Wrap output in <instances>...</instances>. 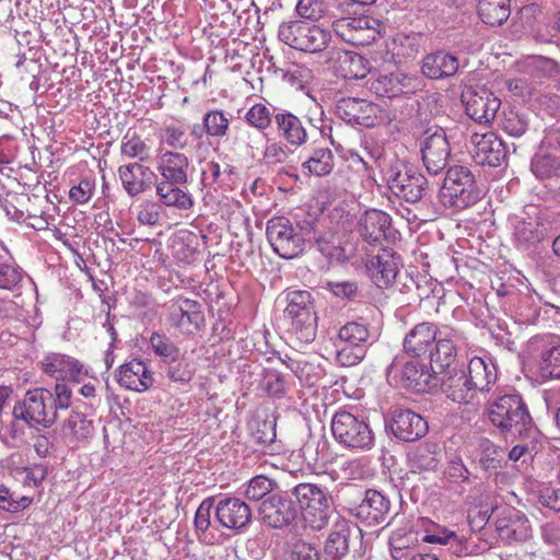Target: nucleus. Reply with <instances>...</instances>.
<instances>
[{
  "label": "nucleus",
  "instance_id": "1",
  "mask_svg": "<svg viewBox=\"0 0 560 560\" xmlns=\"http://www.w3.org/2000/svg\"><path fill=\"white\" fill-rule=\"evenodd\" d=\"M465 340L459 329L422 322L407 332L402 346L411 358L428 359L433 373H442L455 362L458 348Z\"/></svg>",
  "mask_w": 560,
  "mask_h": 560
},
{
  "label": "nucleus",
  "instance_id": "2",
  "mask_svg": "<svg viewBox=\"0 0 560 560\" xmlns=\"http://www.w3.org/2000/svg\"><path fill=\"white\" fill-rule=\"evenodd\" d=\"M72 390L65 383H57L55 392L37 387L25 393L24 398L12 410L14 420H21L28 427L50 428L58 419L59 410L71 406Z\"/></svg>",
  "mask_w": 560,
  "mask_h": 560
},
{
  "label": "nucleus",
  "instance_id": "3",
  "mask_svg": "<svg viewBox=\"0 0 560 560\" xmlns=\"http://www.w3.org/2000/svg\"><path fill=\"white\" fill-rule=\"evenodd\" d=\"M190 168L188 156L182 152L165 151L159 156L156 170L162 180L155 184V191L162 205L183 211L194 207V198L186 189Z\"/></svg>",
  "mask_w": 560,
  "mask_h": 560
},
{
  "label": "nucleus",
  "instance_id": "4",
  "mask_svg": "<svg viewBox=\"0 0 560 560\" xmlns=\"http://www.w3.org/2000/svg\"><path fill=\"white\" fill-rule=\"evenodd\" d=\"M337 498L342 499L349 514L366 526L390 523V500L383 492L368 489L362 492L353 485H347L338 491Z\"/></svg>",
  "mask_w": 560,
  "mask_h": 560
},
{
  "label": "nucleus",
  "instance_id": "5",
  "mask_svg": "<svg viewBox=\"0 0 560 560\" xmlns=\"http://www.w3.org/2000/svg\"><path fill=\"white\" fill-rule=\"evenodd\" d=\"M488 418L503 433L529 438L536 430L527 405L517 393L501 395L489 402Z\"/></svg>",
  "mask_w": 560,
  "mask_h": 560
},
{
  "label": "nucleus",
  "instance_id": "6",
  "mask_svg": "<svg viewBox=\"0 0 560 560\" xmlns=\"http://www.w3.org/2000/svg\"><path fill=\"white\" fill-rule=\"evenodd\" d=\"M292 494L306 526L322 530L328 525L335 502L326 487L301 482L292 488Z\"/></svg>",
  "mask_w": 560,
  "mask_h": 560
},
{
  "label": "nucleus",
  "instance_id": "7",
  "mask_svg": "<svg viewBox=\"0 0 560 560\" xmlns=\"http://www.w3.org/2000/svg\"><path fill=\"white\" fill-rule=\"evenodd\" d=\"M440 200L448 209L459 211L474 206L481 198V190L469 167L451 166L440 189Z\"/></svg>",
  "mask_w": 560,
  "mask_h": 560
},
{
  "label": "nucleus",
  "instance_id": "8",
  "mask_svg": "<svg viewBox=\"0 0 560 560\" xmlns=\"http://www.w3.org/2000/svg\"><path fill=\"white\" fill-rule=\"evenodd\" d=\"M284 317L291 320V331L302 343H311L317 331V316L312 293L307 290L284 292Z\"/></svg>",
  "mask_w": 560,
  "mask_h": 560
},
{
  "label": "nucleus",
  "instance_id": "9",
  "mask_svg": "<svg viewBox=\"0 0 560 560\" xmlns=\"http://www.w3.org/2000/svg\"><path fill=\"white\" fill-rule=\"evenodd\" d=\"M330 428L335 440L346 448L364 452L374 445V432L363 415L337 411Z\"/></svg>",
  "mask_w": 560,
  "mask_h": 560
},
{
  "label": "nucleus",
  "instance_id": "10",
  "mask_svg": "<svg viewBox=\"0 0 560 560\" xmlns=\"http://www.w3.org/2000/svg\"><path fill=\"white\" fill-rule=\"evenodd\" d=\"M278 37L296 50L314 54L327 47L331 35L323 25L307 21H292L279 26Z\"/></svg>",
  "mask_w": 560,
  "mask_h": 560
},
{
  "label": "nucleus",
  "instance_id": "11",
  "mask_svg": "<svg viewBox=\"0 0 560 560\" xmlns=\"http://www.w3.org/2000/svg\"><path fill=\"white\" fill-rule=\"evenodd\" d=\"M432 374L434 373L430 363L408 360L402 355H396L386 368V378L389 384L418 393L430 388Z\"/></svg>",
  "mask_w": 560,
  "mask_h": 560
},
{
  "label": "nucleus",
  "instance_id": "12",
  "mask_svg": "<svg viewBox=\"0 0 560 560\" xmlns=\"http://www.w3.org/2000/svg\"><path fill=\"white\" fill-rule=\"evenodd\" d=\"M337 338L343 343L336 354L337 362L342 366L359 364L366 355V345L375 341L369 326L359 322L346 323L340 327Z\"/></svg>",
  "mask_w": 560,
  "mask_h": 560
},
{
  "label": "nucleus",
  "instance_id": "13",
  "mask_svg": "<svg viewBox=\"0 0 560 560\" xmlns=\"http://www.w3.org/2000/svg\"><path fill=\"white\" fill-rule=\"evenodd\" d=\"M258 516L261 523L273 529H283L295 524L300 510L298 509L292 489L279 490L268 497L258 506Z\"/></svg>",
  "mask_w": 560,
  "mask_h": 560
},
{
  "label": "nucleus",
  "instance_id": "14",
  "mask_svg": "<svg viewBox=\"0 0 560 560\" xmlns=\"http://www.w3.org/2000/svg\"><path fill=\"white\" fill-rule=\"evenodd\" d=\"M389 189L407 202H425L428 179L418 171L401 164L390 166L386 171Z\"/></svg>",
  "mask_w": 560,
  "mask_h": 560
},
{
  "label": "nucleus",
  "instance_id": "15",
  "mask_svg": "<svg viewBox=\"0 0 560 560\" xmlns=\"http://www.w3.org/2000/svg\"><path fill=\"white\" fill-rule=\"evenodd\" d=\"M422 163L431 175H439L446 168L451 156V144L442 127L427 128L420 138Z\"/></svg>",
  "mask_w": 560,
  "mask_h": 560
},
{
  "label": "nucleus",
  "instance_id": "16",
  "mask_svg": "<svg viewBox=\"0 0 560 560\" xmlns=\"http://www.w3.org/2000/svg\"><path fill=\"white\" fill-rule=\"evenodd\" d=\"M266 234L273 252L281 258L293 259L304 252V236L284 217L270 219Z\"/></svg>",
  "mask_w": 560,
  "mask_h": 560
},
{
  "label": "nucleus",
  "instance_id": "17",
  "mask_svg": "<svg viewBox=\"0 0 560 560\" xmlns=\"http://www.w3.org/2000/svg\"><path fill=\"white\" fill-rule=\"evenodd\" d=\"M337 116L349 125L375 127L386 119V113L377 104L364 98L341 97L336 104Z\"/></svg>",
  "mask_w": 560,
  "mask_h": 560
},
{
  "label": "nucleus",
  "instance_id": "18",
  "mask_svg": "<svg viewBox=\"0 0 560 560\" xmlns=\"http://www.w3.org/2000/svg\"><path fill=\"white\" fill-rule=\"evenodd\" d=\"M466 115L481 126H490L501 106V101L489 89L467 88L462 92Z\"/></svg>",
  "mask_w": 560,
  "mask_h": 560
},
{
  "label": "nucleus",
  "instance_id": "19",
  "mask_svg": "<svg viewBox=\"0 0 560 560\" xmlns=\"http://www.w3.org/2000/svg\"><path fill=\"white\" fill-rule=\"evenodd\" d=\"M386 429L401 442H416L429 431L427 420L411 409H395L386 421Z\"/></svg>",
  "mask_w": 560,
  "mask_h": 560
},
{
  "label": "nucleus",
  "instance_id": "20",
  "mask_svg": "<svg viewBox=\"0 0 560 560\" xmlns=\"http://www.w3.org/2000/svg\"><path fill=\"white\" fill-rule=\"evenodd\" d=\"M357 232L364 242L374 246L395 238L396 233L390 215L378 209L364 211L357 223Z\"/></svg>",
  "mask_w": 560,
  "mask_h": 560
},
{
  "label": "nucleus",
  "instance_id": "21",
  "mask_svg": "<svg viewBox=\"0 0 560 560\" xmlns=\"http://www.w3.org/2000/svg\"><path fill=\"white\" fill-rule=\"evenodd\" d=\"M168 320L175 328L185 334L198 331L206 324L202 305L198 301L184 296H178L172 301Z\"/></svg>",
  "mask_w": 560,
  "mask_h": 560
},
{
  "label": "nucleus",
  "instance_id": "22",
  "mask_svg": "<svg viewBox=\"0 0 560 560\" xmlns=\"http://www.w3.org/2000/svg\"><path fill=\"white\" fill-rule=\"evenodd\" d=\"M252 509L240 498L224 497L215 504V518L225 528L242 532L252 522Z\"/></svg>",
  "mask_w": 560,
  "mask_h": 560
},
{
  "label": "nucleus",
  "instance_id": "23",
  "mask_svg": "<svg viewBox=\"0 0 560 560\" xmlns=\"http://www.w3.org/2000/svg\"><path fill=\"white\" fill-rule=\"evenodd\" d=\"M365 268L377 288L388 289L394 284L399 272V258L392 249L382 248L377 255L366 261Z\"/></svg>",
  "mask_w": 560,
  "mask_h": 560
},
{
  "label": "nucleus",
  "instance_id": "24",
  "mask_svg": "<svg viewBox=\"0 0 560 560\" xmlns=\"http://www.w3.org/2000/svg\"><path fill=\"white\" fill-rule=\"evenodd\" d=\"M118 176L125 191L131 198L151 189L158 177L149 166L140 162L120 165Z\"/></svg>",
  "mask_w": 560,
  "mask_h": 560
},
{
  "label": "nucleus",
  "instance_id": "25",
  "mask_svg": "<svg viewBox=\"0 0 560 560\" xmlns=\"http://www.w3.org/2000/svg\"><path fill=\"white\" fill-rule=\"evenodd\" d=\"M471 143L475 147V155L481 164L495 167L499 166L508 155V148L504 141L494 132H475L471 136Z\"/></svg>",
  "mask_w": 560,
  "mask_h": 560
},
{
  "label": "nucleus",
  "instance_id": "26",
  "mask_svg": "<svg viewBox=\"0 0 560 560\" xmlns=\"http://www.w3.org/2000/svg\"><path fill=\"white\" fill-rule=\"evenodd\" d=\"M273 121L279 137L290 147L300 148L307 141V131L300 117L293 113L273 107Z\"/></svg>",
  "mask_w": 560,
  "mask_h": 560
},
{
  "label": "nucleus",
  "instance_id": "27",
  "mask_svg": "<svg viewBox=\"0 0 560 560\" xmlns=\"http://www.w3.org/2000/svg\"><path fill=\"white\" fill-rule=\"evenodd\" d=\"M459 69L458 58L446 51L436 50L422 59L421 72L430 80H443L454 77Z\"/></svg>",
  "mask_w": 560,
  "mask_h": 560
},
{
  "label": "nucleus",
  "instance_id": "28",
  "mask_svg": "<svg viewBox=\"0 0 560 560\" xmlns=\"http://www.w3.org/2000/svg\"><path fill=\"white\" fill-rule=\"evenodd\" d=\"M117 381L126 389L139 393L149 389L154 383L152 372L139 359H132L120 365Z\"/></svg>",
  "mask_w": 560,
  "mask_h": 560
},
{
  "label": "nucleus",
  "instance_id": "29",
  "mask_svg": "<svg viewBox=\"0 0 560 560\" xmlns=\"http://www.w3.org/2000/svg\"><path fill=\"white\" fill-rule=\"evenodd\" d=\"M352 527L346 520H338L331 527L325 545L323 560H343L350 551Z\"/></svg>",
  "mask_w": 560,
  "mask_h": 560
},
{
  "label": "nucleus",
  "instance_id": "30",
  "mask_svg": "<svg viewBox=\"0 0 560 560\" xmlns=\"http://www.w3.org/2000/svg\"><path fill=\"white\" fill-rule=\"evenodd\" d=\"M441 389L448 399L458 404L470 402L476 394L464 370L448 372L442 380Z\"/></svg>",
  "mask_w": 560,
  "mask_h": 560
},
{
  "label": "nucleus",
  "instance_id": "31",
  "mask_svg": "<svg viewBox=\"0 0 560 560\" xmlns=\"http://www.w3.org/2000/svg\"><path fill=\"white\" fill-rule=\"evenodd\" d=\"M466 374L476 392L490 390L491 385H493L498 378L497 366L490 358H471Z\"/></svg>",
  "mask_w": 560,
  "mask_h": 560
},
{
  "label": "nucleus",
  "instance_id": "32",
  "mask_svg": "<svg viewBox=\"0 0 560 560\" xmlns=\"http://www.w3.org/2000/svg\"><path fill=\"white\" fill-rule=\"evenodd\" d=\"M545 238L544 225L538 218L517 221L514 228L513 240L518 250L525 252L536 247Z\"/></svg>",
  "mask_w": 560,
  "mask_h": 560
},
{
  "label": "nucleus",
  "instance_id": "33",
  "mask_svg": "<svg viewBox=\"0 0 560 560\" xmlns=\"http://www.w3.org/2000/svg\"><path fill=\"white\" fill-rule=\"evenodd\" d=\"M411 467L419 471H434L442 459V450L439 443L425 441L408 453Z\"/></svg>",
  "mask_w": 560,
  "mask_h": 560
},
{
  "label": "nucleus",
  "instance_id": "34",
  "mask_svg": "<svg viewBox=\"0 0 560 560\" xmlns=\"http://www.w3.org/2000/svg\"><path fill=\"white\" fill-rule=\"evenodd\" d=\"M410 80L398 72L380 74L370 80V90L378 96L393 98L408 92Z\"/></svg>",
  "mask_w": 560,
  "mask_h": 560
},
{
  "label": "nucleus",
  "instance_id": "35",
  "mask_svg": "<svg viewBox=\"0 0 560 560\" xmlns=\"http://www.w3.org/2000/svg\"><path fill=\"white\" fill-rule=\"evenodd\" d=\"M82 365L70 357L54 354L47 358L44 371L56 380H70L79 383Z\"/></svg>",
  "mask_w": 560,
  "mask_h": 560
},
{
  "label": "nucleus",
  "instance_id": "36",
  "mask_svg": "<svg viewBox=\"0 0 560 560\" xmlns=\"http://www.w3.org/2000/svg\"><path fill=\"white\" fill-rule=\"evenodd\" d=\"M318 252L330 262L347 264L353 256L352 248L341 245L336 233L326 232L315 238Z\"/></svg>",
  "mask_w": 560,
  "mask_h": 560
},
{
  "label": "nucleus",
  "instance_id": "37",
  "mask_svg": "<svg viewBox=\"0 0 560 560\" xmlns=\"http://www.w3.org/2000/svg\"><path fill=\"white\" fill-rule=\"evenodd\" d=\"M337 70L346 80H361L370 72L369 61L360 54L342 51L337 59Z\"/></svg>",
  "mask_w": 560,
  "mask_h": 560
},
{
  "label": "nucleus",
  "instance_id": "38",
  "mask_svg": "<svg viewBox=\"0 0 560 560\" xmlns=\"http://www.w3.org/2000/svg\"><path fill=\"white\" fill-rule=\"evenodd\" d=\"M22 281V269L0 240V289L13 290Z\"/></svg>",
  "mask_w": 560,
  "mask_h": 560
},
{
  "label": "nucleus",
  "instance_id": "39",
  "mask_svg": "<svg viewBox=\"0 0 560 560\" xmlns=\"http://www.w3.org/2000/svg\"><path fill=\"white\" fill-rule=\"evenodd\" d=\"M478 15L488 25H502L511 14L510 0H479Z\"/></svg>",
  "mask_w": 560,
  "mask_h": 560
},
{
  "label": "nucleus",
  "instance_id": "40",
  "mask_svg": "<svg viewBox=\"0 0 560 560\" xmlns=\"http://www.w3.org/2000/svg\"><path fill=\"white\" fill-rule=\"evenodd\" d=\"M324 21L329 23L338 35H347L345 24L355 13L349 0H328Z\"/></svg>",
  "mask_w": 560,
  "mask_h": 560
},
{
  "label": "nucleus",
  "instance_id": "41",
  "mask_svg": "<svg viewBox=\"0 0 560 560\" xmlns=\"http://www.w3.org/2000/svg\"><path fill=\"white\" fill-rule=\"evenodd\" d=\"M172 254L173 256L183 264H192L199 252H198V237L191 232H180L175 235L172 240Z\"/></svg>",
  "mask_w": 560,
  "mask_h": 560
},
{
  "label": "nucleus",
  "instance_id": "42",
  "mask_svg": "<svg viewBox=\"0 0 560 560\" xmlns=\"http://www.w3.org/2000/svg\"><path fill=\"white\" fill-rule=\"evenodd\" d=\"M335 165V156L330 149H315L312 155L303 163V168L312 175L326 176L331 173Z\"/></svg>",
  "mask_w": 560,
  "mask_h": 560
},
{
  "label": "nucleus",
  "instance_id": "43",
  "mask_svg": "<svg viewBox=\"0 0 560 560\" xmlns=\"http://www.w3.org/2000/svg\"><path fill=\"white\" fill-rule=\"evenodd\" d=\"M279 491V485L275 479L264 475L253 477L246 487L245 497L250 501L264 502L268 497Z\"/></svg>",
  "mask_w": 560,
  "mask_h": 560
},
{
  "label": "nucleus",
  "instance_id": "44",
  "mask_svg": "<svg viewBox=\"0 0 560 560\" xmlns=\"http://www.w3.org/2000/svg\"><path fill=\"white\" fill-rule=\"evenodd\" d=\"M501 126L508 135L520 138L529 130L530 115L526 112L511 108L503 113Z\"/></svg>",
  "mask_w": 560,
  "mask_h": 560
},
{
  "label": "nucleus",
  "instance_id": "45",
  "mask_svg": "<svg viewBox=\"0 0 560 560\" xmlns=\"http://www.w3.org/2000/svg\"><path fill=\"white\" fill-rule=\"evenodd\" d=\"M164 364L166 376L175 383L188 384L196 372L194 363L180 354Z\"/></svg>",
  "mask_w": 560,
  "mask_h": 560
},
{
  "label": "nucleus",
  "instance_id": "46",
  "mask_svg": "<svg viewBox=\"0 0 560 560\" xmlns=\"http://www.w3.org/2000/svg\"><path fill=\"white\" fill-rule=\"evenodd\" d=\"M478 451V464L483 471L491 474L501 468L502 451L490 440L482 439L479 443Z\"/></svg>",
  "mask_w": 560,
  "mask_h": 560
},
{
  "label": "nucleus",
  "instance_id": "47",
  "mask_svg": "<svg viewBox=\"0 0 560 560\" xmlns=\"http://www.w3.org/2000/svg\"><path fill=\"white\" fill-rule=\"evenodd\" d=\"M120 153L128 159H137V162L144 163L151 159L150 148L139 136L124 137L120 145Z\"/></svg>",
  "mask_w": 560,
  "mask_h": 560
},
{
  "label": "nucleus",
  "instance_id": "48",
  "mask_svg": "<svg viewBox=\"0 0 560 560\" xmlns=\"http://www.w3.org/2000/svg\"><path fill=\"white\" fill-rule=\"evenodd\" d=\"M421 42L420 34H398L394 39V51L398 57L415 59L420 51Z\"/></svg>",
  "mask_w": 560,
  "mask_h": 560
},
{
  "label": "nucleus",
  "instance_id": "49",
  "mask_svg": "<svg viewBox=\"0 0 560 560\" xmlns=\"http://www.w3.org/2000/svg\"><path fill=\"white\" fill-rule=\"evenodd\" d=\"M150 346L163 363L176 359L180 354L179 348L165 334L153 332L150 337Z\"/></svg>",
  "mask_w": 560,
  "mask_h": 560
},
{
  "label": "nucleus",
  "instance_id": "50",
  "mask_svg": "<svg viewBox=\"0 0 560 560\" xmlns=\"http://www.w3.org/2000/svg\"><path fill=\"white\" fill-rule=\"evenodd\" d=\"M202 121L206 125V135L209 137L223 138L226 136L230 119L223 110L214 109L205 114Z\"/></svg>",
  "mask_w": 560,
  "mask_h": 560
},
{
  "label": "nucleus",
  "instance_id": "51",
  "mask_svg": "<svg viewBox=\"0 0 560 560\" xmlns=\"http://www.w3.org/2000/svg\"><path fill=\"white\" fill-rule=\"evenodd\" d=\"M67 428L78 440H88L93 435L94 425L84 413L72 411L65 423Z\"/></svg>",
  "mask_w": 560,
  "mask_h": 560
},
{
  "label": "nucleus",
  "instance_id": "52",
  "mask_svg": "<svg viewBox=\"0 0 560 560\" xmlns=\"http://www.w3.org/2000/svg\"><path fill=\"white\" fill-rule=\"evenodd\" d=\"M272 118L273 109L270 110L265 104L261 103L253 105L245 114L246 121L260 131H264L270 127Z\"/></svg>",
  "mask_w": 560,
  "mask_h": 560
},
{
  "label": "nucleus",
  "instance_id": "53",
  "mask_svg": "<svg viewBox=\"0 0 560 560\" xmlns=\"http://www.w3.org/2000/svg\"><path fill=\"white\" fill-rule=\"evenodd\" d=\"M285 560H319V552L311 542L296 539L289 545Z\"/></svg>",
  "mask_w": 560,
  "mask_h": 560
},
{
  "label": "nucleus",
  "instance_id": "54",
  "mask_svg": "<svg viewBox=\"0 0 560 560\" xmlns=\"http://www.w3.org/2000/svg\"><path fill=\"white\" fill-rule=\"evenodd\" d=\"M423 541L430 544L450 545L453 552L458 555L462 553L464 549L462 540L456 535V533L447 528H439L432 534H427L423 537Z\"/></svg>",
  "mask_w": 560,
  "mask_h": 560
},
{
  "label": "nucleus",
  "instance_id": "55",
  "mask_svg": "<svg viewBox=\"0 0 560 560\" xmlns=\"http://www.w3.org/2000/svg\"><path fill=\"white\" fill-rule=\"evenodd\" d=\"M264 388L276 398H281L287 394V384L283 375L275 369L264 370Z\"/></svg>",
  "mask_w": 560,
  "mask_h": 560
},
{
  "label": "nucleus",
  "instance_id": "56",
  "mask_svg": "<svg viewBox=\"0 0 560 560\" xmlns=\"http://www.w3.org/2000/svg\"><path fill=\"white\" fill-rule=\"evenodd\" d=\"M326 289L336 298L354 301L361 296L357 281H328Z\"/></svg>",
  "mask_w": 560,
  "mask_h": 560
},
{
  "label": "nucleus",
  "instance_id": "57",
  "mask_svg": "<svg viewBox=\"0 0 560 560\" xmlns=\"http://www.w3.org/2000/svg\"><path fill=\"white\" fill-rule=\"evenodd\" d=\"M328 0H299L296 12L304 19L324 20Z\"/></svg>",
  "mask_w": 560,
  "mask_h": 560
},
{
  "label": "nucleus",
  "instance_id": "58",
  "mask_svg": "<svg viewBox=\"0 0 560 560\" xmlns=\"http://www.w3.org/2000/svg\"><path fill=\"white\" fill-rule=\"evenodd\" d=\"M374 25L380 26L381 21L378 19L369 15L352 16L345 24V32L347 35H340L342 38L351 42V35L362 34L366 28H373Z\"/></svg>",
  "mask_w": 560,
  "mask_h": 560
},
{
  "label": "nucleus",
  "instance_id": "59",
  "mask_svg": "<svg viewBox=\"0 0 560 560\" xmlns=\"http://www.w3.org/2000/svg\"><path fill=\"white\" fill-rule=\"evenodd\" d=\"M291 154L292 151L287 142L273 141L267 143L264 151V160L267 164H282L288 161Z\"/></svg>",
  "mask_w": 560,
  "mask_h": 560
},
{
  "label": "nucleus",
  "instance_id": "60",
  "mask_svg": "<svg viewBox=\"0 0 560 560\" xmlns=\"http://www.w3.org/2000/svg\"><path fill=\"white\" fill-rule=\"evenodd\" d=\"M558 161L549 154L536 155L532 160V171L538 178L551 177L558 170Z\"/></svg>",
  "mask_w": 560,
  "mask_h": 560
},
{
  "label": "nucleus",
  "instance_id": "61",
  "mask_svg": "<svg viewBox=\"0 0 560 560\" xmlns=\"http://www.w3.org/2000/svg\"><path fill=\"white\" fill-rule=\"evenodd\" d=\"M276 424L270 421H258L252 431V438L258 445H270L276 441Z\"/></svg>",
  "mask_w": 560,
  "mask_h": 560
},
{
  "label": "nucleus",
  "instance_id": "62",
  "mask_svg": "<svg viewBox=\"0 0 560 560\" xmlns=\"http://www.w3.org/2000/svg\"><path fill=\"white\" fill-rule=\"evenodd\" d=\"M213 497L206 498L198 506L195 514V527L197 532L206 533L211 524V510L214 506Z\"/></svg>",
  "mask_w": 560,
  "mask_h": 560
},
{
  "label": "nucleus",
  "instance_id": "63",
  "mask_svg": "<svg viewBox=\"0 0 560 560\" xmlns=\"http://www.w3.org/2000/svg\"><path fill=\"white\" fill-rule=\"evenodd\" d=\"M201 183L205 187L217 190L223 185L221 166L215 161L206 163L201 173Z\"/></svg>",
  "mask_w": 560,
  "mask_h": 560
},
{
  "label": "nucleus",
  "instance_id": "64",
  "mask_svg": "<svg viewBox=\"0 0 560 560\" xmlns=\"http://www.w3.org/2000/svg\"><path fill=\"white\" fill-rule=\"evenodd\" d=\"M544 370H546L551 377L560 378V346H555L548 349L542 354Z\"/></svg>",
  "mask_w": 560,
  "mask_h": 560
}]
</instances>
